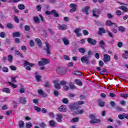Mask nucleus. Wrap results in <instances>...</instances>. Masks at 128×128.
<instances>
[{
	"instance_id": "40",
	"label": "nucleus",
	"mask_w": 128,
	"mask_h": 128,
	"mask_svg": "<svg viewBox=\"0 0 128 128\" xmlns=\"http://www.w3.org/2000/svg\"><path fill=\"white\" fill-rule=\"evenodd\" d=\"M50 126H56V122L54 120H51L49 122Z\"/></svg>"
},
{
	"instance_id": "48",
	"label": "nucleus",
	"mask_w": 128,
	"mask_h": 128,
	"mask_svg": "<svg viewBox=\"0 0 128 128\" xmlns=\"http://www.w3.org/2000/svg\"><path fill=\"white\" fill-rule=\"evenodd\" d=\"M32 126V124L30 122H28L26 124V128H30Z\"/></svg>"
},
{
	"instance_id": "36",
	"label": "nucleus",
	"mask_w": 128,
	"mask_h": 128,
	"mask_svg": "<svg viewBox=\"0 0 128 128\" xmlns=\"http://www.w3.org/2000/svg\"><path fill=\"white\" fill-rule=\"evenodd\" d=\"M118 30L120 32H126V29L124 28V27L122 26H119L118 28Z\"/></svg>"
},
{
	"instance_id": "11",
	"label": "nucleus",
	"mask_w": 128,
	"mask_h": 128,
	"mask_svg": "<svg viewBox=\"0 0 128 128\" xmlns=\"http://www.w3.org/2000/svg\"><path fill=\"white\" fill-rule=\"evenodd\" d=\"M67 28H68V26H66V24H62L61 25H59L58 28L60 30H64Z\"/></svg>"
},
{
	"instance_id": "45",
	"label": "nucleus",
	"mask_w": 128,
	"mask_h": 128,
	"mask_svg": "<svg viewBox=\"0 0 128 128\" xmlns=\"http://www.w3.org/2000/svg\"><path fill=\"white\" fill-rule=\"evenodd\" d=\"M6 26L8 28H14V25L12 24H8Z\"/></svg>"
},
{
	"instance_id": "56",
	"label": "nucleus",
	"mask_w": 128,
	"mask_h": 128,
	"mask_svg": "<svg viewBox=\"0 0 128 128\" xmlns=\"http://www.w3.org/2000/svg\"><path fill=\"white\" fill-rule=\"evenodd\" d=\"M10 70H16V68L14 66H10Z\"/></svg>"
},
{
	"instance_id": "44",
	"label": "nucleus",
	"mask_w": 128,
	"mask_h": 128,
	"mask_svg": "<svg viewBox=\"0 0 128 128\" xmlns=\"http://www.w3.org/2000/svg\"><path fill=\"white\" fill-rule=\"evenodd\" d=\"M48 116H50V118H54L55 116L54 113L51 112L48 113Z\"/></svg>"
},
{
	"instance_id": "51",
	"label": "nucleus",
	"mask_w": 128,
	"mask_h": 128,
	"mask_svg": "<svg viewBox=\"0 0 128 128\" xmlns=\"http://www.w3.org/2000/svg\"><path fill=\"white\" fill-rule=\"evenodd\" d=\"M2 72H8V68L6 67H4L2 69Z\"/></svg>"
},
{
	"instance_id": "17",
	"label": "nucleus",
	"mask_w": 128,
	"mask_h": 128,
	"mask_svg": "<svg viewBox=\"0 0 128 128\" xmlns=\"http://www.w3.org/2000/svg\"><path fill=\"white\" fill-rule=\"evenodd\" d=\"M90 10V6H86L84 8L82 9V12L86 14H88V10Z\"/></svg>"
},
{
	"instance_id": "32",
	"label": "nucleus",
	"mask_w": 128,
	"mask_h": 128,
	"mask_svg": "<svg viewBox=\"0 0 128 128\" xmlns=\"http://www.w3.org/2000/svg\"><path fill=\"white\" fill-rule=\"evenodd\" d=\"M84 104V102L82 100H80L77 103H74V106H76V104L82 106V104Z\"/></svg>"
},
{
	"instance_id": "39",
	"label": "nucleus",
	"mask_w": 128,
	"mask_h": 128,
	"mask_svg": "<svg viewBox=\"0 0 128 128\" xmlns=\"http://www.w3.org/2000/svg\"><path fill=\"white\" fill-rule=\"evenodd\" d=\"M78 118H74L71 120V122H78Z\"/></svg>"
},
{
	"instance_id": "4",
	"label": "nucleus",
	"mask_w": 128,
	"mask_h": 128,
	"mask_svg": "<svg viewBox=\"0 0 128 128\" xmlns=\"http://www.w3.org/2000/svg\"><path fill=\"white\" fill-rule=\"evenodd\" d=\"M70 8H72L70 9V12H76V8H78V5L74 4H71L70 5Z\"/></svg>"
},
{
	"instance_id": "18",
	"label": "nucleus",
	"mask_w": 128,
	"mask_h": 128,
	"mask_svg": "<svg viewBox=\"0 0 128 128\" xmlns=\"http://www.w3.org/2000/svg\"><path fill=\"white\" fill-rule=\"evenodd\" d=\"M90 124H98V122H100V120L94 118L90 121Z\"/></svg>"
},
{
	"instance_id": "37",
	"label": "nucleus",
	"mask_w": 128,
	"mask_h": 128,
	"mask_svg": "<svg viewBox=\"0 0 128 128\" xmlns=\"http://www.w3.org/2000/svg\"><path fill=\"white\" fill-rule=\"evenodd\" d=\"M8 84H10V86H12V88H18V85H16L14 83L8 82Z\"/></svg>"
},
{
	"instance_id": "35",
	"label": "nucleus",
	"mask_w": 128,
	"mask_h": 128,
	"mask_svg": "<svg viewBox=\"0 0 128 128\" xmlns=\"http://www.w3.org/2000/svg\"><path fill=\"white\" fill-rule=\"evenodd\" d=\"M99 44H100V46L102 48H104V46L106 44L104 43V42L103 40H100Z\"/></svg>"
},
{
	"instance_id": "41",
	"label": "nucleus",
	"mask_w": 128,
	"mask_h": 128,
	"mask_svg": "<svg viewBox=\"0 0 128 128\" xmlns=\"http://www.w3.org/2000/svg\"><path fill=\"white\" fill-rule=\"evenodd\" d=\"M36 78L37 82H40V80H42V76H36Z\"/></svg>"
},
{
	"instance_id": "9",
	"label": "nucleus",
	"mask_w": 128,
	"mask_h": 128,
	"mask_svg": "<svg viewBox=\"0 0 128 128\" xmlns=\"http://www.w3.org/2000/svg\"><path fill=\"white\" fill-rule=\"evenodd\" d=\"M62 114H56V120L58 122H62Z\"/></svg>"
},
{
	"instance_id": "30",
	"label": "nucleus",
	"mask_w": 128,
	"mask_h": 128,
	"mask_svg": "<svg viewBox=\"0 0 128 128\" xmlns=\"http://www.w3.org/2000/svg\"><path fill=\"white\" fill-rule=\"evenodd\" d=\"M75 82L78 86H82V83L80 80H76Z\"/></svg>"
},
{
	"instance_id": "43",
	"label": "nucleus",
	"mask_w": 128,
	"mask_h": 128,
	"mask_svg": "<svg viewBox=\"0 0 128 128\" xmlns=\"http://www.w3.org/2000/svg\"><path fill=\"white\" fill-rule=\"evenodd\" d=\"M24 66H33L34 65L32 63L28 62V61H26L24 62Z\"/></svg>"
},
{
	"instance_id": "52",
	"label": "nucleus",
	"mask_w": 128,
	"mask_h": 128,
	"mask_svg": "<svg viewBox=\"0 0 128 128\" xmlns=\"http://www.w3.org/2000/svg\"><path fill=\"white\" fill-rule=\"evenodd\" d=\"M60 84H61V86H66V84H68V82L66 81L63 80V81H61L60 82Z\"/></svg>"
},
{
	"instance_id": "16",
	"label": "nucleus",
	"mask_w": 128,
	"mask_h": 128,
	"mask_svg": "<svg viewBox=\"0 0 128 128\" xmlns=\"http://www.w3.org/2000/svg\"><path fill=\"white\" fill-rule=\"evenodd\" d=\"M2 92H6V94H10V90L9 88H3L2 89Z\"/></svg>"
},
{
	"instance_id": "53",
	"label": "nucleus",
	"mask_w": 128,
	"mask_h": 128,
	"mask_svg": "<svg viewBox=\"0 0 128 128\" xmlns=\"http://www.w3.org/2000/svg\"><path fill=\"white\" fill-rule=\"evenodd\" d=\"M118 116L120 120H124V114H119Z\"/></svg>"
},
{
	"instance_id": "50",
	"label": "nucleus",
	"mask_w": 128,
	"mask_h": 128,
	"mask_svg": "<svg viewBox=\"0 0 128 128\" xmlns=\"http://www.w3.org/2000/svg\"><path fill=\"white\" fill-rule=\"evenodd\" d=\"M34 110H35L38 112H40L42 110V109L36 106H34Z\"/></svg>"
},
{
	"instance_id": "28",
	"label": "nucleus",
	"mask_w": 128,
	"mask_h": 128,
	"mask_svg": "<svg viewBox=\"0 0 128 128\" xmlns=\"http://www.w3.org/2000/svg\"><path fill=\"white\" fill-rule=\"evenodd\" d=\"M98 104L100 106H104V102L102 101V100H98Z\"/></svg>"
},
{
	"instance_id": "1",
	"label": "nucleus",
	"mask_w": 128,
	"mask_h": 128,
	"mask_svg": "<svg viewBox=\"0 0 128 128\" xmlns=\"http://www.w3.org/2000/svg\"><path fill=\"white\" fill-rule=\"evenodd\" d=\"M50 62V59L41 58V60L38 62V64L40 66H44L48 64Z\"/></svg>"
},
{
	"instance_id": "29",
	"label": "nucleus",
	"mask_w": 128,
	"mask_h": 128,
	"mask_svg": "<svg viewBox=\"0 0 128 128\" xmlns=\"http://www.w3.org/2000/svg\"><path fill=\"white\" fill-rule=\"evenodd\" d=\"M14 57L11 54L8 56V60L10 62H12Z\"/></svg>"
},
{
	"instance_id": "26",
	"label": "nucleus",
	"mask_w": 128,
	"mask_h": 128,
	"mask_svg": "<svg viewBox=\"0 0 128 128\" xmlns=\"http://www.w3.org/2000/svg\"><path fill=\"white\" fill-rule=\"evenodd\" d=\"M84 112V110H78L76 111V114H82Z\"/></svg>"
},
{
	"instance_id": "42",
	"label": "nucleus",
	"mask_w": 128,
	"mask_h": 128,
	"mask_svg": "<svg viewBox=\"0 0 128 128\" xmlns=\"http://www.w3.org/2000/svg\"><path fill=\"white\" fill-rule=\"evenodd\" d=\"M34 20L35 22H36V24H38V22H40V19H38V18L36 16H34Z\"/></svg>"
},
{
	"instance_id": "61",
	"label": "nucleus",
	"mask_w": 128,
	"mask_h": 128,
	"mask_svg": "<svg viewBox=\"0 0 128 128\" xmlns=\"http://www.w3.org/2000/svg\"><path fill=\"white\" fill-rule=\"evenodd\" d=\"M14 54H17L18 56H22V54H20V52H18V50H15Z\"/></svg>"
},
{
	"instance_id": "2",
	"label": "nucleus",
	"mask_w": 128,
	"mask_h": 128,
	"mask_svg": "<svg viewBox=\"0 0 128 128\" xmlns=\"http://www.w3.org/2000/svg\"><path fill=\"white\" fill-rule=\"evenodd\" d=\"M92 16L95 18H98L100 16V10L97 8H94L92 10Z\"/></svg>"
},
{
	"instance_id": "6",
	"label": "nucleus",
	"mask_w": 128,
	"mask_h": 128,
	"mask_svg": "<svg viewBox=\"0 0 128 128\" xmlns=\"http://www.w3.org/2000/svg\"><path fill=\"white\" fill-rule=\"evenodd\" d=\"M103 62L105 64H108V62H110V55L105 54L104 55Z\"/></svg>"
},
{
	"instance_id": "21",
	"label": "nucleus",
	"mask_w": 128,
	"mask_h": 128,
	"mask_svg": "<svg viewBox=\"0 0 128 128\" xmlns=\"http://www.w3.org/2000/svg\"><path fill=\"white\" fill-rule=\"evenodd\" d=\"M119 10H123L124 12H128V7L126 6H121L119 7Z\"/></svg>"
},
{
	"instance_id": "15",
	"label": "nucleus",
	"mask_w": 128,
	"mask_h": 128,
	"mask_svg": "<svg viewBox=\"0 0 128 128\" xmlns=\"http://www.w3.org/2000/svg\"><path fill=\"white\" fill-rule=\"evenodd\" d=\"M62 40L65 46H68V44H70V40H68L67 38H62Z\"/></svg>"
},
{
	"instance_id": "33",
	"label": "nucleus",
	"mask_w": 128,
	"mask_h": 128,
	"mask_svg": "<svg viewBox=\"0 0 128 128\" xmlns=\"http://www.w3.org/2000/svg\"><path fill=\"white\" fill-rule=\"evenodd\" d=\"M19 92L20 94H24L26 92V88H20Z\"/></svg>"
},
{
	"instance_id": "19",
	"label": "nucleus",
	"mask_w": 128,
	"mask_h": 128,
	"mask_svg": "<svg viewBox=\"0 0 128 128\" xmlns=\"http://www.w3.org/2000/svg\"><path fill=\"white\" fill-rule=\"evenodd\" d=\"M69 86L72 90H76V87L74 86V83L72 82H70L69 83Z\"/></svg>"
},
{
	"instance_id": "38",
	"label": "nucleus",
	"mask_w": 128,
	"mask_h": 128,
	"mask_svg": "<svg viewBox=\"0 0 128 128\" xmlns=\"http://www.w3.org/2000/svg\"><path fill=\"white\" fill-rule=\"evenodd\" d=\"M89 118L92 120H94L96 118V114H91L89 116Z\"/></svg>"
},
{
	"instance_id": "57",
	"label": "nucleus",
	"mask_w": 128,
	"mask_h": 128,
	"mask_svg": "<svg viewBox=\"0 0 128 128\" xmlns=\"http://www.w3.org/2000/svg\"><path fill=\"white\" fill-rule=\"evenodd\" d=\"M54 96H58V91L56 90H54Z\"/></svg>"
},
{
	"instance_id": "55",
	"label": "nucleus",
	"mask_w": 128,
	"mask_h": 128,
	"mask_svg": "<svg viewBox=\"0 0 128 128\" xmlns=\"http://www.w3.org/2000/svg\"><path fill=\"white\" fill-rule=\"evenodd\" d=\"M99 66H100V68L104 67V62L102 60L99 61Z\"/></svg>"
},
{
	"instance_id": "5",
	"label": "nucleus",
	"mask_w": 128,
	"mask_h": 128,
	"mask_svg": "<svg viewBox=\"0 0 128 128\" xmlns=\"http://www.w3.org/2000/svg\"><path fill=\"white\" fill-rule=\"evenodd\" d=\"M46 14H53L54 16L58 18L59 16L56 10H52L51 12L46 11Z\"/></svg>"
},
{
	"instance_id": "58",
	"label": "nucleus",
	"mask_w": 128,
	"mask_h": 128,
	"mask_svg": "<svg viewBox=\"0 0 128 128\" xmlns=\"http://www.w3.org/2000/svg\"><path fill=\"white\" fill-rule=\"evenodd\" d=\"M24 30H26V32H28V30H30V26H24Z\"/></svg>"
},
{
	"instance_id": "25",
	"label": "nucleus",
	"mask_w": 128,
	"mask_h": 128,
	"mask_svg": "<svg viewBox=\"0 0 128 128\" xmlns=\"http://www.w3.org/2000/svg\"><path fill=\"white\" fill-rule=\"evenodd\" d=\"M24 121H20L19 122V128H24Z\"/></svg>"
},
{
	"instance_id": "54",
	"label": "nucleus",
	"mask_w": 128,
	"mask_h": 128,
	"mask_svg": "<svg viewBox=\"0 0 128 128\" xmlns=\"http://www.w3.org/2000/svg\"><path fill=\"white\" fill-rule=\"evenodd\" d=\"M14 20L16 22H17V24H18V22H20V19H18V16H14Z\"/></svg>"
},
{
	"instance_id": "31",
	"label": "nucleus",
	"mask_w": 128,
	"mask_h": 128,
	"mask_svg": "<svg viewBox=\"0 0 128 128\" xmlns=\"http://www.w3.org/2000/svg\"><path fill=\"white\" fill-rule=\"evenodd\" d=\"M6 36V32H1L0 33V37L2 38H5Z\"/></svg>"
},
{
	"instance_id": "20",
	"label": "nucleus",
	"mask_w": 128,
	"mask_h": 128,
	"mask_svg": "<svg viewBox=\"0 0 128 128\" xmlns=\"http://www.w3.org/2000/svg\"><path fill=\"white\" fill-rule=\"evenodd\" d=\"M13 38H20V32H15L13 33Z\"/></svg>"
},
{
	"instance_id": "59",
	"label": "nucleus",
	"mask_w": 128,
	"mask_h": 128,
	"mask_svg": "<svg viewBox=\"0 0 128 128\" xmlns=\"http://www.w3.org/2000/svg\"><path fill=\"white\" fill-rule=\"evenodd\" d=\"M116 13L117 16H120L122 14V12L120 10H116Z\"/></svg>"
},
{
	"instance_id": "14",
	"label": "nucleus",
	"mask_w": 128,
	"mask_h": 128,
	"mask_svg": "<svg viewBox=\"0 0 128 128\" xmlns=\"http://www.w3.org/2000/svg\"><path fill=\"white\" fill-rule=\"evenodd\" d=\"M19 102L20 104H26V98L24 97H20L19 99Z\"/></svg>"
},
{
	"instance_id": "49",
	"label": "nucleus",
	"mask_w": 128,
	"mask_h": 128,
	"mask_svg": "<svg viewBox=\"0 0 128 128\" xmlns=\"http://www.w3.org/2000/svg\"><path fill=\"white\" fill-rule=\"evenodd\" d=\"M80 52H81V54H84L86 52V50L84 48H80L79 49Z\"/></svg>"
},
{
	"instance_id": "62",
	"label": "nucleus",
	"mask_w": 128,
	"mask_h": 128,
	"mask_svg": "<svg viewBox=\"0 0 128 128\" xmlns=\"http://www.w3.org/2000/svg\"><path fill=\"white\" fill-rule=\"evenodd\" d=\"M16 77H13L11 78V82H16Z\"/></svg>"
},
{
	"instance_id": "8",
	"label": "nucleus",
	"mask_w": 128,
	"mask_h": 128,
	"mask_svg": "<svg viewBox=\"0 0 128 128\" xmlns=\"http://www.w3.org/2000/svg\"><path fill=\"white\" fill-rule=\"evenodd\" d=\"M87 40L88 44H92V46H96V41L92 38H88Z\"/></svg>"
},
{
	"instance_id": "27",
	"label": "nucleus",
	"mask_w": 128,
	"mask_h": 128,
	"mask_svg": "<svg viewBox=\"0 0 128 128\" xmlns=\"http://www.w3.org/2000/svg\"><path fill=\"white\" fill-rule=\"evenodd\" d=\"M106 32V30L104 28H100L99 30V34L101 36L102 34H104Z\"/></svg>"
},
{
	"instance_id": "46",
	"label": "nucleus",
	"mask_w": 128,
	"mask_h": 128,
	"mask_svg": "<svg viewBox=\"0 0 128 128\" xmlns=\"http://www.w3.org/2000/svg\"><path fill=\"white\" fill-rule=\"evenodd\" d=\"M73 74H76L77 76H82V72L80 71H75Z\"/></svg>"
},
{
	"instance_id": "64",
	"label": "nucleus",
	"mask_w": 128,
	"mask_h": 128,
	"mask_svg": "<svg viewBox=\"0 0 128 128\" xmlns=\"http://www.w3.org/2000/svg\"><path fill=\"white\" fill-rule=\"evenodd\" d=\"M122 98H128V94H122L120 95Z\"/></svg>"
},
{
	"instance_id": "22",
	"label": "nucleus",
	"mask_w": 128,
	"mask_h": 128,
	"mask_svg": "<svg viewBox=\"0 0 128 128\" xmlns=\"http://www.w3.org/2000/svg\"><path fill=\"white\" fill-rule=\"evenodd\" d=\"M124 53L125 54H123V55H122V58H126V60H128V51L126 50L124 52Z\"/></svg>"
},
{
	"instance_id": "23",
	"label": "nucleus",
	"mask_w": 128,
	"mask_h": 128,
	"mask_svg": "<svg viewBox=\"0 0 128 128\" xmlns=\"http://www.w3.org/2000/svg\"><path fill=\"white\" fill-rule=\"evenodd\" d=\"M36 42L38 43V46H40V48H42V41L40 40L38 38H36Z\"/></svg>"
},
{
	"instance_id": "10",
	"label": "nucleus",
	"mask_w": 128,
	"mask_h": 128,
	"mask_svg": "<svg viewBox=\"0 0 128 128\" xmlns=\"http://www.w3.org/2000/svg\"><path fill=\"white\" fill-rule=\"evenodd\" d=\"M54 87L56 90H60L61 87H60V84L58 81H54Z\"/></svg>"
},
{
	"instance_id": "60",
	"label": "nucleus",
	"mask_w": 128,
	"mask_h": 128,
	"mask_svg": "<svg viewBox=\"0 0 128 128\" xmlns=\"http://www.w3.org/2000/svg\"><path fill=\"white\" fill-rule=\"evenodd\" d=\"M38 94L40 96H42V94H44V91L42 90H38Z\"/></svg>"
},
{
	"instance_id": "34",
	"label": "nucleus",
	"mask_w": 128,
	"mask_h": 128,
	"mask_svg": "<svg viewBox=\"0 0 128 128\" xmlns=\"http://www.w3.org/2000/svg\"><path fill=\"white\" fill-rule=\"evenodd\" d=\"M106 26H112V24H114V23L112 22L110 20H108L106 22Z\"/></svg>"
},
{
	"instance_id": "12",
	"label": "nucleus",
	"mask_w": 128,
	"mask_h": 128,
	"mask_svg": "<svg viewBox=\"0 0 128 128\" xmlns=\"http://www.w3.org/2000/svg\"><path fill=\"white\" fill-rule=\"evenodd\" d=\"M59 112H66L67 108L66 106H62L58 108Z\"/></svg>"
},
{
	"instance_id": "7",
	"label": "nucleus",
	"mask_w": 128,
	"mask_h": 128,
	"mask_svg": "<svg viewBox=\"0 0 128 128\" xmlns=\"http://www.w3.org/2000/svg\"><path fill=\"white\" fill-rule=\"evenodd\" d=\"M81 62L82 64H90V60L88 57L83 56L81 58Z\"/></svg>"
},
{
	"instance_id": "3",
	"label": "nucleus",
	"mask_w": 128,
	"mask_h": 128,
	"mask_svg": "<svg viewBox=\"0 0 128 128\" xmlns=\"http://www.w3.org/2000/svg\"><path fill=\"white\" fill-rule=\"evenodd\" d=\"M46 48L44 50L46 52L47 56H50V44L48 42H45Z\"/></svg>"
},
{
	"instance_id": "47",
	"label": "nucleus",
	"mask_w": 128,
	"mask_h": 128,
	"mask_svg": "<svg viewBox=\"0 0 128 128\" xmlns=\"http://www.w3.org/2000/svg\"><path fill=\"white\" fill-rule=\"evenodd\" d=\"M62 102L63 104H68V99L65 98L62 100Z\"/></svg>"
},
{
	"instance_id": "13",
	"label": "nucleus",
	"mask_w": 128,
	"mask_h": 128,
	"mask_svg": "<svg viewBox=\"0 0 128 128\" xmlns=\"http://www.w3.org/2000/svg\"><path fill=\"white\" fill-rule=\"evenodd\" d=\"M80 32V28H76L74 30V32L76 34V36H82V33Z\"/></svg>"
},
{
	"instance_id": "63",
	"label": "nucleus",
	"mask_w": 128,
	"mask_h": 128,
	"mask_svg": "<svg viewBox=\"0 0 128 128\" xmlns=\"http://www.w3.org/2000/svg\"><path fill=\"white\" fill-rule=\"evenodd\" d=\"M123 44H122V42H118V48H122Z\"/></svg>"
},
{
	"instance_id": "24",
	"label": "nucleus",
	"mask_w": 128,
	"mask_h": 128,
	"mask_svg": "<svg viewBox=\"0 0 128 128\" xmlns=\"http://www.w3.org/2000/svg\"><path fill=\"white\" fill-rule=\"evenodd\" d=\"M18 8L19 10H24L26 6L24 4H18Z\"/></svg>"
}]
</instances>
